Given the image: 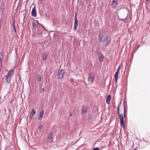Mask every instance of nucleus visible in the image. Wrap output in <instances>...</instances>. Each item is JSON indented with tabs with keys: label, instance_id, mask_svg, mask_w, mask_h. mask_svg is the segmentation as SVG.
Here are the masks:
<instances>
[{
	"label": "nucleus",
	"instance_id": "423d86ee",
	"mask_svg": "<svg viewBox=\"0 0 150 150\" xmlns=\"http://www.w3.org/2000/svg\"><path fill=\"white\" fill-rule=\"evenodd\" d=\"M77 13H76L75 16V22L74 23V30H76L77 27H78V23L77 21Z\"/></svg>",
	"mask_w": 150,
	"mask_h": 150
},
{
	"label": "nucleus",
	"instance_id": "4468645a",
	"mask_svg": "<svg viewBox=\"0 0 150 150\" xmlns=\"http://www.w3.org/2000/svg\"><path fill=\"white\" fill-rule=\"evenodd\" d=\"M32 29H33L34 30H35L36 27L37 26L36 24V23L35 22V21H33L32 23Z\"/></svg>",
	"mask_w": 150,
	"mask_h": 150
},
{
	"label": "nucleus",
	"instance_id": "412c9836",
	"mask_svg": "<svg viewBox=\"0 0 150 150\" xmlns=\"http://www.w3.org/2000/svg\"><path fill=\"white\" fill-rule=\"evenodd\" d=\"M52 135L51 133H50L48 135V138L49 139H52Z\"/></svg>",
	"mask_w": 150,
	"mask_h": 150
},
{
	"label": "nucleus",
	"instance_id": "cd10ccee",
	"mask_svg": "<svg viewBox=\"0 0 150 150\" xmlns=\"http://www.w3.org/2000/svg\"><path fill=\"white\" fill-rule=\"evenodd\" d=\"M0 56H1L2 57L3 56V52H1L0 53Z\"/></svg>",
	"mask_w": 150,
	"mask_h": 150
},
{
	"label": "nucleus",
	"instance_id": "72a5a7b5",
	"mask_svg": "<svg viewBox=\"0 0 150 150\" xmlns=\"http://www.w3.org/2000/svg\"><path fill=\"white\" fill-rule=\"evenodd\" d=\"M134 52H135V51H134L133 52V53H134Z\"/></svg>",
	"mask_w": 150,
	"mask_h": 150
},
{
	"label": "nucleus",
	"instance_id": "f704fd0d",
	"mask_svg": "<svg viewBox=\"0 0 150 150\" xmlns=\"http://www.w3.org/2000/svg\"><path fill=\"white\" fill-rule=\"evenodd\" d=\"M36 21L37 22H38V21H37V20H36Z\"/></svg>",
	"mask_w": 150,
	"mask_h": 150
},
{
	"label": "nucleus",
	"instance_id": "20e7f679",
	"mask_svg": "<svg viewBox=\"0 0 150 150\" xmlns=\"http://www.w3.org/2000/svg\"><path fill=\"white\" fill-rule=\"evenodd\" d=\"M94 79V76L93 73H90L88 78V81L90 84H92Z\"/></svg>",
	"mask_w": 150,
	"mask_h": 150
},
{
	"label": "nucleus",
	"instance_id": "b1692460",
	"mask_svg": "<svg viewBox=\"0 0 150 150\" xmlns=\"http://www.w3.org/2000/svg\"><path fill=\"white\" fill-rule=\"evenodd\" d=\"M125 112H126L125 107H124V117H126Z\"/></svg>",
	"mask_w": 150,
	"mask_h": 150
},
{
	"label": "nucleus",
	"instance_id": "2eb2a0df",
	"mask_svg": "<svg viewBox=\"0 0 150 150\" xmlns=\"http://www.w3.org/2000/svg\"><path fill=\"white\" fill-rule=\"evenodd\" d=\"M104 56L102 54H101L99 57V59L100 62H102L103 60Z\"/></svg>",
	"mask_w": 150,
	"mask_h": 150
},
{
	"label": "nucleus",
	"instance_id": "5701e85b",
	"mask_svg": "<svg viewBox=\"0 0 150 150\" xmlns=\"http://www.w3.org/2000/svg\"><path fill=\"white\" fill-rule=\"evenodd\" d=\"M41 76L40 75L37 76V79L38 81H41Z\"/></svg>",
	"mask_w": 150,
	"mask_h": 150
},
{
	"label": "nucleus",
	"instance_id": "4be33fe9",
	"mask_svg": "<svg viewBox=\"0 0 150 150\" xmlns=\"http://www.w3.org/2000/svg\"><path fill=\"white\" fill-rule=\"evenodd\" d=\"M4 9L3 8L0 9V16H3V11Z\"/></svg>",
	"mask_w": 150,
	"mask_h": 150
},
{
	"label": "nucleus",
	"instance_id": "a878e982",
	"mask_svg": "<svg viewBox=\"0 0 150 150\" xmlns=\"http://www.w3.org/2000/svg\"><path fill=\"white\" fill-rule=\"evenodd\" d=\"M120 69V66H119L118 68H117V72H118L119 71V70Z\"/></svg>",
	"mask_w": 150,
	"mask_h": 150
},
{
	"label": "nucleus",
	"instance_id": "a211bd4d",
	"mask_svg": "<svg viewBox=\"0 0 150 150\" xmlns=\"http://www.w3.org/2000/svg\"><path fill=\"white\" fill-rule=\"evenodd\" d=\"M118 72H116L115 74V81L116 82H117V80L118 79Z\"/></svg>",
	"mask_w": 150,
	"mask_h": 150
},
{
	"label": "nucleus",
	"instance_id": "f257e3e1",
	"mask_svg": "<svg viewBox=\"0 0 150 150\" xmlns=\"http://www.w3.org/2000/svg\"><path fill=\"white\" fill-rule=\"evenodd\" d=\"M120 105H119L117 106V114L119 115V118L120 119V125L121 127L124 126V117L123 115L122 114H120L119 110H120Z\"/></svg>",
	"mask_w": 150,
	"mask_h": 150
},
{
	"label": "nucleus",
	"instance_id": "f03ea898",
	"mask_svg": "<svg viewBox=\"0 0 150 150\" xmlns=\"http://www.w3.org/2000/svg\"><path fill=\"white\" fill-rule=\"evenodd\" d=\"M119 19L125 23L129 22L132 19V14L129 12V10H128V13L127 17L125 18H119Z\"/></svg>",
	"mask_w": 150,
	"mask_h": 150
},
{
	"label": "nucleus",
	"instance_id": "39448f33",
	"mask_svg": "<svg viewBox=\"0 0 150 150\" xmlns=\"http://www.w3.org/2000/svg\"><path fill=\"white\" fill-rule=\"evenodd\" d=\"M104 41L106 42V45H108L111 41L110 37L107 35L104 39Z\"/></svg>",
	"mask_w": 150,
	"mask_h": 150
},
{
	"label": "nucleus",
	"instance_id": "aec40b11",
	"mask_svg": "<svg viewBox=\"0 0 150 150\" xmlns=\"http://www.w3.org/2000/svg\"><path fill=\"white\" fill-rule=\"evenodd\" d=\"M42 57L43 59L44 60H46V55L45 53H44L42 54Z\"/></svg>",
	"mask_w": 150,
	"mask_h": 150
},
{
	"label": "nucleus",
	"instance_id": "473e14b6",
	"mask_svg": "<svg viewBox=\"0 0 150 150\" xmlns=\"http://www.w3.org/2000/svg\"><path fill=\"white\" fill-rule=\"evenodd\" d=\"M147 1H148L149 0H146Z\"/></svg>",
	"mask_w": 150,
	"mask_h": 150
},
{
	"label": "nucleus",
	"instance_id": "2f4dec72",
	"mask_svg": "<svg viewBox=\"0 0 150 150\" xmlns=\"http://www.w3.org/2000/svg\"><path fill=\"white\" fill-rule=\"evenodd\" d=\"M137 150V148H135V149H134V150Z\"/></svg>",
	"mask_w": 150,
	"mask_h": 150
},
{
	"label": "nucleus",
	"instance_id": "6e6552de",
	"mask_svg": "<svg viewBox=\"0 0 150 150\" xmlns=\"http://www.w3.org/2000/svg\"><path fill=\"white\" fill-rule=\"evenodd\" d=\"M36 7L35 6L33 8L32 10L31 15L33 16H35L36 15Z\"/></svg>",
	"mask_w": 150,
	"mask_h": 150
},
{
	"label": "nucleus",
	"instance_id": "c756f323",
	"mask_svg": "<svg viewBox=\"0 0 150 150\" xmlns=\"http://www.w3.org/2000/svg\"><path fill=\"white\" fill-rule=\"evenodd\" d=\"M42 90V92H44V90H45V89L44 88H42L41 89Z\"/></svg>",
	"mask_w": 150,
	"mask_h": 150
},
{
	"label": "nucleus",
	"instance_id": "7ed1b4c3",
	"mask_svg": "<svg viewBox=\"0 0 150 150\" xmlns=\"http://www.w3.org/2000/svg\"><path fill=\"white\" fill-rule=\"evenodd\" d=\"M64 71L63 69L59 70L58 72L57 78L58 79H61L64 76Z\"/></svg>",
	"mask_w": 150,
	"mask_h": 150
},
{
	"label": "nucleus",
	"instance_id": "ddd939ff",
	"mask_svg": "<svg viewBox=\"0 0 150 150\" xmlns=\"http://www.w3.org/2000/svg\"><path fill=\"white\" fill-rule=\"evenodd\" d=\"M12 23H13V29L14 30V31L16 33H17V31L16 29V26H15V21L14 20L12 21Z\"/></svg>",
	"mask_w": 150,
	"mask_h": 150
},
{
	"label": "nucleus",
	"instance_id": "9d476101",
	"mask_svg": "<svg viewBox=\"0 0 150 150\" xmlns=\"http://www.w3.org/2000/svg\"><path fill=\"white\" fill-rule=\"evenodd\" d=\"M44 115V111L42 110L40 113V116L38 118V120H40L42 119Z\"/></svg>",
	"mask_w": 150,
	"mask_h": 150
},
{
	"label": "nucleus",
	"instance_id": "9b49d317",
	"mask_svg": "<svg viewBox=\"0 0 150 150\" xmlns=\"http://www.w3.org/2000/svg\"><path fill=\"white\" fill-rule=\"evenodd\" d=\"M11 76L9 75H7L6 77V82L8 83H9L11 79Z\"/></svg>",
	"mask_w": 150,
	"mask_h": 150
},
{
	"label": "nucleus",
	"instance_id": "f3484780",
	"mask_svg": "<svg viewBox=\"0 0 150 150\" xmlns=\"http://www.w3.org/2000/svg\"><path fill=\"white\" fill-rule=\"evenodd\" d=\"M14 70L13 69L10 70L8 72L7 75H9V76H11L14 73Z\"/></svg>",
	"mask_w": 150,
	"mask_h": 150
},
{
	"label": "nucleus",
	"instance_id": "1a4fd4ad",
	"mask_svg": "<svg viewBox=\"0 0 150 150\" xmlns=\"http://www.w3.org/2000/svg\"><path fill=\"white\" fill-rule=\"evenodd\" d=\"M111 99V96L110 95H109L106 98V102L108 104H110V101Z\"/></svg>",
	"mask_w": 150,
	"mask_h": 150
},
{
	"label": "nucleus",
	"instance_id": "6ab92c4d",
	"mask_svg": "<svg viewBox=\"0 0 150 150\" xmlns=\"http://www.w3.org/2000/svg\"><path fill=\"white\" fill-rule=\"evenodd\" d=\"M112 5L115 8L116 6L117 5V2L115 1V0H113Z\"/></svg>",
	"mask_w": 150,
	"mask_h": 150
},
{
	"label": "nucleus",
	"instance_id": "e433bc0d",
	"mask_svg": "<svg viewBox=\"0 0 150 150\" xmlns=\"http://www.w3.org/2000/svg\"><path fill=\"white\" fill-rule=\"evenodd\" d=\"M0 150H1V149H0Z\"/></svg>",
	"mask_w": 150,
	"mask_h": 150
},
{
	"label": "nucleus",
	"instance_id": "bb28decb",
	"mask_svg": "<svg viewBox=\"0 0 150 150\" xmlns=\"http://www.w3.org/2000/svg\"><path fill=\"white\" fill-rule=\"evenodd\" d=\"M42 126L40 125L38 129H41L42 128Z\"/></svg>",
	"mask_w": 150,
	"mask_h": 150
},
{
	"label": "nucleus",
	"instance_id": "7c9ffc66",
	"mask_svg": "<svg viewBox=\"0 0 150 150\" xmlns=\"http://www.w3.org/2000/svg\"><path fill=\"white\" fill-rule=\"evenodd\" d=\"M69 115H70V116H71L72 115V114L71 113H69Z\"/></svg>",
	"mask_w": 150,
	"mask_h": 150
},
{
	"label": "nucleus",
	"instance_id": "c9c22d12",
	"mask_svg": "<svg viewBox=\"0 0 150 150\" xmlns=\"http://www.w3.org/2000/svg\"><path fill=\"white\" fill-rule=\"evenodd\" d=\"M50 140H51V141H52V139H51Z\"/></svg>",
	"mask_w": 150,
	"mask_h": 150
},
{
	"label": "nucleus",
	"instance_id": "f8f14e48",
	"mask_svg": "<svg viewBox=\"0 0 150 150\" xmlns=\"http://www.w3.org/2000/svg\"><path fill=\"white\" fill-rule=\"evenodd\" d=\"M35 110L34 109H33L32 110V112L30 115V118L31 119H32V117H33L34 114H35Z\"/></svg>",
	"mask_w": 150,
	"mask_h": 150
},
{
	"label": "nucleus",
	"instance_id": "dca6fc26",
	"mask_svg": "<svg viewBox=\"0 0 150 150\" xmlns=\"http://www.w3.org/2000/svg\"><path fill=\"white\" fill-rule=\"evenodd\" d=\"M98 39L100 42H102L103 41V35L101 34H99L98 35Z\"/></svg>",
	"mask_w": 150,
	"mask_h": 150
},
{
	"label": "nucleus",
	"instance_id": "0eeeda50",
	"mask_svg": "<svg viewBox=\"0 0 150 150\" xmlns=\"http://www.w3.org/2000/svg\"><path fill=\"white\" fill-rule=\"evenodd\" d=\"M87 109L86 106V105H83L82 109V114L84 115L86 112Z\"/></svg>",
	"mask_w": 150,
	"mask_h": 150
},
{
	"label": "nucleus",
	"instance_id": "393cba45",
	"mask_svg": "<svg viewBox=\"0 0 150 150\" xmlns=\"http://www.w3.org/2000/svg\"><path fill=\"white\" fill-rule=\"evenodd\" d=\"M93 150H99L98 147H96L93 149Z\"/></svg>",
	"mask_w": 150,
	"mask_h": 150
},
{
	"label": "nucleus",
	"instance_id": "c85d7f7f",
	"mask_svg": "<svg viewBox=\"0 0 150 150\" xmlns=\"http://www.w3.org/2000/svg\"><path fill=\"white\" fill-rule=\"evenodd\" d=\"M2 66V64H1V61H0V68Z\"/></svg>",
	"mask_w": 150,
	"mask_h": 150
}]
</instances>
